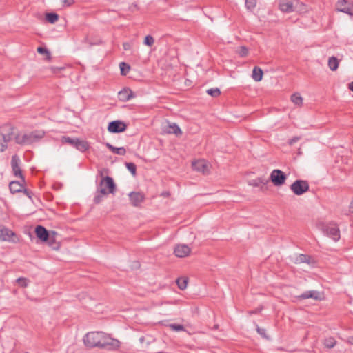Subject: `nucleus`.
I'll return each instance as SVG.
<instances>
[{"instance_id": "27", "label": "nucleus", "mask_w": 353, "mask_h": 353, "mask_svg": "<svg viewBox=\"0 0 353 353\" xmlns=\"http://www.w3.org/2000/svg\"><path fill=\"white\" fill-rule=\"evenodd\" d=\"M46 20L50 23H54L59 19V15L56 13H47L46 15Z\"/></svg>"}, {"instance_id": "1", "label": "nucleus", "mask_w": 353, "mask_h": 353, "mask_svg": "<svg viewBox=\"0 0 353 353\" xmlns=\"http://www.w3.org/2000/svg\"><path fill=\"white\" fill-rule=\"evenodd\" d=\"M83 342L89 348L117 350L121 345V342L119 340L112 338L108 334L103 332H90L83 336Z\"/></svg>"}, {"instance_id": "6", "label": "nucleus", "mask_w": 353, "mask_h": 353, "mask_svg": "<svg viewBox=\"0 0 353 353\" xmlns=\"http://www.w3.org/2000/svg\"><path fill=\"white\" fill-rule=\"evenodd\" d=\"M0 241L17 243L19 241V239L14 232L0 225Z\"/></svg>"}, {"instance_id": "5", "label": "nucleus", "mask_w": 353, "mask_h": 353, "mask_svg": "<svg viewBox=\"0 0 353 353\" xmlns=\"http://www.w3.org/2000/svg\"><path fill=\"white\" fill-rule=\"evenodd\" d=\"M290 190L297 196L302 195L309 190V183L307 181L296 180L290 185Z\"/></svg>"}, {"instance_id": "38", "label": "nucleus", "mask_w": 353, "mask_h": 353, "mask_svg": "<svg viewBox=\"0 0 353 353\" xmlns=\"http://www.w3.org/2000/svg\"><path fill=\"white\" fill-rule=\"evenodd\" d=\"M17 282L18 283V284L21 286V287H26L28 285V281L25 278H19L17 280Z\"/></svg>"}, {"instance_id": "33", "label": "nucleus", "mask_w": 353, "mask_h": 353, "mask_svg": "<svg viewBox=\"0 0 353 353\" xmlns=\"http://www.w3.org/2000/svg\"><path fill=\"white\" fill-rule=\"evenodd\" d=\"M168 327L173 331L175 332H180V331H184L185 328L183 325H179V324H170Z\"/></svg>"}, {"instance_id": "26", "label": "nucleus", "mask_w": 353, "mask_h": 353, "mask_svg": "<svg viewBox=\"0 0 353 353\" xmlns=\"http://www.w3.org/2000/svg\"><path fill=\"white\" fill-rule=\"evenodd\" d=\"M119 68H120V70H121V75H123V76L127 75V74L129 72V71L130 70V65L125 62L120 63Z\"/></svg>"}, {"instance_id": "22", "label": "nucleus", "mask_w": 353, "mask_h": 353, "mask_svg": "<svg viewBox=\"0 0 353 353\" xmlns=\"http://www.w3.org/2000/svg\"><path fill=\"white\" fill-rule=\"evenodd\" d=\"M79 139L78 138H70L69 137L63 136L61 138V142L63 143H68L74 148H76L77 141Z\"/></svg>"}, {"instance_id": "41", "label": "nucleus", "mask_w": 353, "mask_h": 353, "mask_svg": "<svg viewBox=\"0 0 353 353\" xmlns=\"http://www.w3.org/2000/svg\"><path fill=\"white\" fill-rule=\"evenodd\" d=\"M62 2H63V6H70L74 3V0H63Z\"/></svg>"}, {"instance_id": "25", "label": "nucleus", "mask_w": 353, "mask_h": 353, "mask_svg": "<svg viewBox=\"0 0 353 353\" xmlns=\"http://www.w3.org/2000/svg\"><path fill=\"white\" fill-rule=\"evenodd\" d=\"M267 183H268V180H266L264 178L259 177V178H257L254 180L250 181V185H252L254 187H259L261 185H265Z\"/></svg>"}, {"instance_id": "48", "label": "nucleus", "mask_w": 353, "mask_h": 353, "mask_svg": "<svg viewBox=\"0 0 353 353\" xmlns=\"http://www.w3.org/2000/svg\"><path fill=\"white\" fill-rule=\"evenodd\" d=\"M347 342L351 345H353V336H350L347 339Z\"/></svg>"}, {"instance_id": "47", "label": "nucleus", "mask_w": 353, "mask_h": 353, "mask_svg": "<svg viewBox=\"0 0 353 353\" xmlns=\"http://www.w3.org/2000/svg\"><path fill=\"white\" fill-rule=\"evenodd\" d=\"M123 46L125 50H129L131 48V45L129 43H124Z\"/></svg>"}, {"instance_id": "50", "label": "nucleus", "mask_w": 353, "mask_h": 353, "mask_svg": "<svg viewBox=\"0 0 353 353\" xmlns=\"http://www.w3.org/2000/svg\"><path fill=\"white\" fill-rule=\"evenodd\" d=\"M349 208H350V212L353 213V199H352V201L350 202Z\"/></svg>"}, {"instance_id": "13", "label": "nucleus", "mask_w": 353, "mask_h": 353, "mask_svg": "<svg viewBox=\"0 0 353 353\" xmlns=\"http://www.w3.org/2000/svg\"><path fill=\"white\" fill-rule=\"evenodd\" d=\"M177 257H185L190 252V248L185 244L177 245L174 251Z\"/></svg>"}, {"instance_id": "45", "label": "nucleus", "mask_w": 353, "mask_h": 353, "mask_svg": "<svg viewBox=\"0 0 353 353\" xmlns=\"http://www.w3.org/2000/svg\"><path fill=\"white\" fill-rule=\"evenodd\" d=\"M22 192L30 199H32V192L28 190V189H23Z\"/></svg>"}, {"instance_id": "37", "label": "nucleus", "mask_w": 353, "mask_h": 353, "mask_svg": "<svg viewBox=\"0 0 353 353\" xmlns=\"http://www.w3.org/2000/svg\"><path fill=\"white\" fill-rule=\"evenodd\" d=\"M112 152L114 154H119V155H125L126 150L123 147H121V148L114 147Z\"/></svg>"}, {"instance_id": "29", "label": "nucleus", "mask_w": 353, "mask_h": 353, "mask_svg": "<svg viewBox=\"0 0 353 353\" xmlns=\"http://www.w3.org/2000/svg\"><path fill=\"white\" fill-rule=\"evenodd\" d=\"M291 100L294 104L299 105L302 104L303 99L299 94H293Z\"/></svg>"}, {"instance_id": "10", "label": "nucleus", "mask_w": 353, "mask_h": 353, "mask_svg": "<svg viewBox=\"0 0 353 353\" xmlns=\"http://www.w3.org/2000/svg\"><path fill=\"white\" fill-rule=\"evenodd\" d=\"M192 168L203 174H207L209 172L208 163L204 159H199L193 161L192 163Z\"/></svg>"}, {"instance_id": "42", "label": "nucleus", "mask_w": 353, "mask_h": 353, "mask_svg": "<svg viewBox=\"0 0 353 353\" xmlns=\"http://www.w3.org/2000/svg\"><path fill=\"white\" fill-rule=\"evenodd\" d=\"M7 145L6 144V143H4L3 142V139H1L0 140V152H2L3 151H5V150L7 148Z\"/></svg>"}, {"instance_id": "4", "label": "nucleus", "mask_w": 353, "mask_h": 353, "mask_svg": "<svg viewBox=\"0 0 353 353\" xmlns=\"http://www.w3.org/2000/svg\"><path fill=\"white\" fill-rule=\"evenodd\" d=\"M317 226L324 234L332 239L334 241L340 239V230L337 224L330 222L328 223H319Z\"/></svg>"}, {"instance_id": "15", "label": "nucleus", "mask_w": 353, "mask_h": 353, "mask_svg": "<svg viewBox=\"0 0 353 353\" xmlns=\"http://www.w3.org/2000/svg\"><path fill=\"white\" fill-rule=\"evenodd\" d=\"M25 183L22 181H11L9 184V188L12 194L21 192L23 189Z\"/></svg>"}, {"instance_id": "20", "label": "nucleus", "mask_w": 353, "mask_h": 353, "mask_svg": "<svg viewBox=\"0 0 353 353\" xmlns=\"http://www.w3.org/2000/svg\"><path fill=\"white\" fill-rule=\"evenodd\" d=\"M310 299L316 301H323L325 299V294L323 291L310 290Z\"/></svg>"}, {"instance_id": "23", "label": "nucleus", "mask_w": 353, "mask_h": 353, "mask_svg": "<svg viewBox=\"0 0 353 353\" xmlns=\"http://www.w3.org/2000/svg\"><path fill=\"white\" fill-rule=\"evenodd\" d=\"M188 283V279L186 276L179 277L176 280V283L179 289L183 290L186 289Z\"/></svg>"}, {"instance_id": "32", "label": "nucleus", "mask_w": 353, "mask_h": 353, "mask_svg": "<svg viewBox=\"0 0 353 353\" xmlns=\"http://www.w3.org/2000/svg\"><path fill=\"white\" fill-rule=\"evenodd\" d=\"M125 166L133 176L136 175L137 167L133 163H125Z\"/></svg>"}, {"instance_id": "40", "label": "nucleus", "mask_w": 353, "mask_h": 353, "mask_svg": "<svg viewBox=\"0 0 353 353\" xmlns=\"http://www.w3.org/2000/svg\"><path fill=\"white\" fill-rule=\"evenodd\" d=\"M98 193H99L101 195H103V196L108 195L109 192V190L107 191L106 188H103V187H101V189L97 191Z\"/></svg>"}, {"instance_id": "34", "label": "nucleus", "mask_w": 353, "mask_h": 353, "mask_svg": "<svg viewBox=\"0 0 353 353\" xmlns=\"http://www.w3.org/2000/svg\"><path fill=\"white\" fill-rule=\"evenodd\" d=\"M256 6V0H245V7L248 10L254 9Z\"/></svg>"}, {"instance_id": "35", "label": "nucleus", "mask_w": 353, "mask_h": 353, "mask_svg": "<svg viewBox=\"0 0 353 353\" xmlns=\"http://www.w3.org/2000/svg\"><path fill=\"white\" fill-rule=\"evenodd\" d=\"M154 43V39L151 35H147L145 37L143 43L148 46H152Z\"/></svg>"}, {"instance_id": "14", "label": "nucleus", "mask_w": 353, "mask_h": 353, "mask_svg": "<svg viewBox=\"0 0 353 353\" xmlns=\"http://www.w3.org/2000/svg\"><path fill=\"white\" fill-rule=\"evenodd\" d=\"M336 10L345 14H352L350 3H347V0H339L336 3Z\"/></svg>"}, {"instance_id": "49", "label": "nucleus", "mask_w": 353, "mask_h": 353, "mask_svg": "<svg viewBox=\"0 0 353 353\" xmlns=\"http://www.w3.org/2000/svg\"><path fill=\"white\" fill-rule=\"evenodd\" d=\"M105 145H106V147H107L108 149H110L112 152L113 151L114 146H113V145H112L110 143H107Z\"/></svg>"}, {"instance_id": "44", "label": "nucleus", "mask_w": 353, "mask_h": 353, "mask_svg": "<svg viewBox=\"0 0 353 353\" xmlns=\"http://www.w3.org/2000/svg\"><path fill=\"white\" fill-rule=\"evenodd\" d=\"M300 262L309 263V260L307 259V256L301 254L300 255Z\"/></svg>"}, {"instance_id": "43", "label": "nucleus", "mask_w": 353, "mask_h": 353, "mask_svg": "<svg viewBox=\"0 0 353 353\" xmlns=\"http://www.w3.org/2000/svg\"><path fill=\"white\" fill-rule=\"evenodd\" d=\"M256 331H257V332H258L260 335H261L262 336H263V337H266V335H265V329H263V328H261V327H257V328H256Z\"/></svg>"}, {"instance_id": "30", "label": "nucleus", "mask_w": 353, "mask_h": 353, "mask_svg": "<svg viewBox=\"0 0 353 353\" xmlns=\"http://www.w3.org/2000/svg\"><path fill=\"white\" fill-rule=\"evenodd\" d=\"M37 52L39 54H46V59L50 60L51 59L50 53L47 48L43 47H39L37 48Z\"/></svg>"}, {"instance_id": "46", "label": "nucleus", "mask_w": 353, "mask_h": 353, "mask_svg": "<svg viewBox=\"0 0 353 353\" xmlns=\"http://www.w3.org/2000/svg\"><path fill=\"white\" fill-rule=\"evenodd\" d=\"M299 139V137H294V138H292V139H290V140H289L288 143H289L290 145H293L294 143H296Z\"/></svg>"}, {"instance_id": "2", "label": "nucleus", "mask_w": 353, "mask_h": 353, "mask_svg": "<svg viewBox=\"0 0 353 353\" xmlns=\"http://www.w3.org/2000/svg\"><path fill=\"white\" fill-rule=\"evenodd\" d=\"M44 136V131L34 130L28 133H19L14 137V140L17 144L28 145L39 142Z\"/></svg>"}, {"instance_id": "9", "label": "nucleus", "mask_w": 353, "mask_h": 353, "mask_svg": "<svg viewBox=\"0 0 353 353\" xmlns=\"http://www.w3.org/2000/svg\"><path fill=\"white\" fill-rule=\"evenodd\" d=\"M127 128L126 124L121 121H113L109 123L108 130L112 133L124 132Z\"/></svg>"}, {"instance_id": "12", "label": "nucleus", "mask_w": 353, "mask_h": 353, "mask_svg": "<svg viewBox=\"0 0 353 353\" xmlns=\"http://www.w3.org/2000/svg\"><path fill=\"white\" fill-rule=\"evenodd\" d=\"M100 187L108 188L110 193H114L116 188L113 179L108 176L103 178L100 182Z\"/></svg>"}, {"instance_id": "21", "label": "nucleus", "mask_w": 353, "mask_h": 353, "mask_svg": "<svg viewBox=\"0 0 353 353\" xmlns=\"http://www.w3.org/2000/svg\"><path fill=\"white\" fill-rule=\"evenodd\" d=\"M328 66L332 71H335L339 67V60L335 57H331L328 59Z\"/></svg>"}, {"instance_id": "31", "label": "nucleus", "mask_w": 353, "mask_h": 353, "mask_svg": "<svg viewBox=\"0 0 353 353\" xmlns=\"http://www.w3.org/2000/svg\"><path fill=\"white\" fill-rule=\"evenodd\" d=\"M206 92L209 95H210L213 97H217L221 94L220 90L217 88L208 89V90H207Z\"/></svg>"}, {"instance_id": "18", "label": "nucleus", "mask_w": 353, "mask_h": 353, "mask_svg": "<svg viewBox=\"0 0 353 353\" xmlns=\"http://www.w3.org/2000/svg\"><path fill=\"white\" fill-rule=\"evenodd\" d=\"M132 97H134V94L129 88H124L119 92V98L122 101H128Z\"/></svg>"}, {"instance_id": "11", "label": "nucleus", "mask_w": 353, "mask_h": 353, "mask_svg": "<svg viewBox=\"0 0 353 353\" xmlns=\"http://www.w3.org/2000/svg\"><path fill=\"white\" fill-rule=\"evenodd\" d=\"M128 196L131 204L134 207L139 206L145 199V195L139 192H132L128 194Z\"/></svg>"}, {"instance_id": "19", "label": "nucleus", "mask_w": 353, "mask_h": 353, "mask_svg": "<svg viewBox=\"0 0 353 353\" xmlns=\"http://www.w3.org/2000/svg\"><path fill=\"white\" fill-rule=\"evenodd\" d=\"M263 75V72L258 66H255L253 68L252 74V78L254 79V81L259 82L262 80Z\"/></svg>"}, {"instance_id": "7", "label": "nucleus", "mask_w": 353, "mask_h": 353, "mask_svg": "<svg viewBox=\"0 0 353 353\" xmlns=\"http://www.w3.org/2000/svg\"><path fill=\"white\" fill-rule=\"evenodd\" d=\"M270 179L274 185L281 186L285 183L286 175L283 171L275 169L272 171Z\"/></svg>"}, {"instance_id": "17", "label": "nucleus", "mask_w": 353, "mask_h": 353, "mask_svg": "<svg viewBox=\"0 0 353 353\" xmlns=\"http://www.w3.org/2000/svg\"><path fill=\"white\" fill-rule=\"evenodd\" d=\"M164 132L168 134H174L176 136L181 135L182 132L177 124L168 123V125L164 128Z\"/></svg>"}, {"instance_id": "39", "label": "nucleus", "mask_w": 353, "mask_h": 353, "mask_svg": "<svg viewBox=\"0 0 353 353\" xmlns=\"http://www.w3.org/2000/svg\"><path fill=\"white\" fill-rule=\"evenodd\" d=\"M103 197L104 196L103 195H101L99 193L97 192L96 195L94 198V202L98 204L102 201Z\"/></svg>"}, {"instance_id": "36", "label": "nucleus", "mask_w": 353, "mask_h": 353, "mask_svg": "<svg viewBox=\"0 0 353 353\" xmlns=\"http://www.w3.org/2000/svg\"><path fill=\"white\" fill-rule=\"evenodd\" d=\"M238 54L240 57H244L248 54V49L245 46H241L238 50Z\"/></svg>"}, {"instance_id": "3", "label": "nucleus", "mask_w": 353, "mask_h": 353, "mask_svg": "<svg viewBox=\"0 0 353 353\" xmlns=\"http://www.w3.org/2000/svg\"><path fill=\"white\" fill-rule=\"evenodd\" d=\"M279 8L282 12H290L295 10L306 11V6L298 0H279Z\"/></svg>"}, {"instance_id": "8", "label": "nucleus", "mask_w": 353, "mask_h": 353, "mask_svg": "<svg viewBox=\"0 0 353 353\" xmlns=\"http://www.w3.org/2000/svg\"><path fill=\"white\" fill-rule=\"evenodd\" d=\"M21 160L18 155L14 154L12 157L11 159V167L13 174L16 177H19L23 183H26L25 178L22 174L21 169L20 168Z\"/></svg>"}, {"instance_id": "16", "label": "nucleus", "mask_w": 353, "mask_h": 353, "mask_svg": "<svg viewBox=\"0 0 353 353\" xmlns=\"http://www.w3.org/2000/svg\"><path fill=\"white\" fill-rule=\"evenodd\" d=\"M37 236L42 241H46L49 237L48 231L41 225H37L35 228Z\"/></svg>"}, {"instance_id": "52", "label": "nucleus", "mask_w": 353, "mask_h": 353, "mask_svg": "<svg viewBox=\"0 0 353 353\" xmlns=\"http://www.w3.org/2000/svg\"><path fill=\"white\" fill-rule=\"evenodd\" d=\"M317 261H314L312 256H310V263H316Z\"/></svg>"}, {"instance_id": "51", "label": "nucleus", "mask_w": 353, "mask_h": 353, "mask_svg": "<svg viewBox=\"0 0 353 353\" xmlns=\"http://www.w3.org/2000/svg\"><path fill=\"white\" fill-rule=\"evenodd\" d=\"M348 88L353 92V81L348 84Z\"/></svg>"}, {"instance_id": "28", "label": "nucleus", "mask_w": 353, "mask_h": 353, "mask_svg": "<svg viewBox=\"0 0 353 353\" xmlns=\"http://www.w3.org/2000/svg\"><path fill=\"white\" fill-rule=\"evenodd\" d=\"M336 344V340L333 337H329L324 341V345L327 348H333Z\"/></svg>"}, {"instance_id": "24", "label": "nucleus", "mask_w": 353, "mask_h": 353, "mask_svg": "<svg viewBox=\"0 0 353 353\" xmlns=\"http://www.w3.org/2000/svg\"><path fill=\"white\" fill-rule=\"evenodd\" d=\"M75 148L81 152H85L89 148V144L87 141L79 139Z\"/></svg>"}]
</instances>
